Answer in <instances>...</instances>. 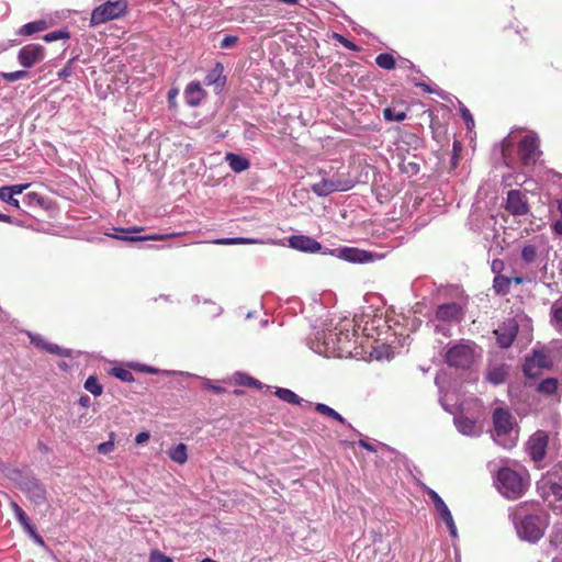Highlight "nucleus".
Here are the masks:
<instances>
[{
    "label": "nucleus",
    "instance_id": "1",
    "mask_svg": "<svg viewBox=\"0 0 562 562\" xmlns=\"http://www.w3.org/2000/svg\"><path fill=\"white\" fill-rule=\"evenodd\" d=\"M355 333L349 329H330L317 333L315 340H312L311 348L327 358H347L352 353V339Z\"/></svg>",
    "mask_w": 562,
    "mask_h": 562
},
{
    "label": "nucleus",
    "instance_id": "2",
    "mask_svg": "<svg viewBox=\"0 0 562 562\" xmlns=\"http://www.w3.org/2000/svg\"><path fill=\"white\" fill-rule=\"evenodd\" d=\"M512 519L519 539L530 543L538 542L549 525L546 513L527 514L522 507L512 514Z\"/></svg>",
    "mask_w": 562,
    "mask_h": 562
},
{
    "label": "nucleus",
    "instance_id": "3",
    "mask_svg": "<svg viewBox=\"0 0 562 562\" xmlns=\"http://www.w3.org/2000/svg\"><path fill=\"white\" fill-rule=\"evenodd\" d=\"M492 438L504 449H512L518 440V426L513 414L503 407H496L492 415Z\"/></svg>",
    "mask_w": 562,
    "mask_h": 562
},
{
    "label": "nucleus",
    "instance_id": "4",
    "mask_svg": "<svg viewBox=\"0 0 562 562\" xmlns=\"http://www.w3.org/2000/svg\"><path fill=\"white\" fill-rule=\"evenodd\" d=\"M482 355V349L472 340L461 339L448 346L445 360L451 368L470 369Z\"/></svg>",
    "mask_w": 562,
    "mask_h": 562
},
{
    "label": "nucleus",
    "instance_id": "5",
    "mask_svg": "<svg viewBox=\"0 0 562 562\" xmlns=\"http://www.w3.org/2000/svg\"><path fill=\"white\" fill-rule=\"evenodd\" d=\"M495 484L499 493L509 499L521 497L527 488L525 479L515 470L506 467L498 470Z\"/></svg>",
    "mask_w": 562,
    "mask_h": 562
},
{
    "label": "nucleus",
    "instance_id": "6",
    "mask_svg": "<svg viewBox=\"0 0 562 562\" xmlns=\"http://www.w3.org/2000/svg\"><path fill=\"white\" fill-rule=\"evenodd\" d=\"M424 108H427V110H424L425 112H428V115L430 117V130H431V137L432 140L436 143V145L431 148L434 153L437 155L449 145V137L447 134V128L443 122H440L439 113H441V117L446 120L449 110L448 106L445 104H440V106H431L426 102L424 99Z\"/></svg>",
    "mask_w": 562,
    "mask_h": 562
},
{
    "label": "nucleus",
    "instance_id": "7",
    "mask_svg": "<svg viewBox=\"0 0 562 562\" xmlns=\"http://www.w3.org/2000/svg\"><path fill=\"white\" fill-rule=\"evenodd\" d=\"M126 10L127 2L125 0H109L92 11L90 24L95 26L119 19L125 14Z\"/></svg>",
    "mask_w": 562,
    "mask_h": 562
},
{
    "label": "nucleus",
    "instance_id": "8",
    "mask_svg": "<svg viewBox=\"0 0 562 562\" xmlns=\"http://www.w3.org/2000/svg\"><path fill=\"white\" fill-rule=\"evenodd\" d=\"M549 491L546 493V501L550 508L559 515H562V460L559 461L551 471Z\"/></svg>",
    "mask_w": 562,
    "mask_h": 562
},
{
    "label": "nucleus",
    "instance_id": "9",
    "mask_svg": "<svg viewBox=\"0 0 562 562\" xmlns=\"http://www.w3.org/2000/svg\"><path fill=\"white\" fill-rule=\"evenodd\" d=\"M539 137L535 133L525 135L518 144V157L521 165L526 168L536 165L540 158Z\"/></svg>",
    "mask_w": 562,
    "mask_h": 562
},
{
    "label": "nucleus",
    "instance_id": "10",
    "mask_svg": "<svg viewBox=\"0 0 562 562\" xmlns=\"http://www.w3.org/2000/svg\"><path fill=\"white\" fill-rule=\"evenodd\" d=\"M553 360L550 351L546 347L533 349L532 355L524 363L522 370L527 376H536L542 369H550Z\"/></svg>",
    "mask_w": 562,
    "mask_h": 562
},
{
    "label": "nucleus",
    "instance_id": "11",
    "mask_svg": "<svg viewBox=\"0 0 562 562\" xmlns=\"http://www.w3.org/2000/svg\"><path fill=\"white\" fill-rule=\"evenodd\" d=\"M20 488L32 503L40 506L46 503L47 492L45 486L35 476H25L20 482Z\"/></svg>",
    "mask_w": 562,
    "mask_h": 562
},
{
    "label": "nucleus",
    "instance_id": "12",
    "mask_svg": "<svg viewBox=\"0 0 562 562\" xmlns=\"http://www.w3.org/2000/svg\"><path fill=\"white\" fill-rule=\"evenodd\" d=\"M549 435L544 430H537L527 441L526 450L532 461L541 462L547 452Z\"/></svg>",
    "mask_w": 562,
    "mask_h": 562
},
{
    "label": "nucleus",
    "instance_id": "13",
    "mask_svg": "<svg viewBox=\"0 0 562 562\" xmlns=\"http://www.w3.org/2000/svg\"><path fill=\"white\" fill-rule=\"evenodd\" d=\"M352 188L351 181L341 180L338 177L331 179L322 178L319 182L312 184L311 190L317 196H327L337 191H348Z\"/></svg>",
    "mask_w": 562,
    "mask_h": 562
},
{
    "label": "nucleus",
    "instance_id": "14",
    "mask_svg": "<svg viewBox=\"0 0 562 562\" xmlns=\"http://www.w3.org/2000/svg\"><path fill=\"white\" fill-rule=\"evenodd\" d=\"M45 57L44 47L37 44H29L23 46L18 54L19 63L25 67L31 68L41 63Z\"/></svg>",
    "mask_w": 562,
    "mask_h": 562
},
{
    "label": "nucleus",
    "instance_id": "15",
    "mask_svg": "<svg viewBox=\"0 0 562 562\" xmlns=\"http://www.w3.org/2000/svg\"><path fill=\"white\" fill-rule=\"evenodd\" d=\"M434 316L438 322H448L456 326L463 318V310L458 303H445L437 307Z\"/></svg>",
    "mask_w": 562,
    "mask_h": 562
},
{
    "label": "nucleus",
    "instance_id": "16",
    "mask_svg": "<svg viewBox=\"0 0 562 562\" xmlns=\"http://www.w3.org/2000/svg\"><path fill=\"white\" fill-rule=\"evenodd\" d=\"M505 207L515 216L526 215L529 212L527 198L520 190L508 191Z\"/></svg>",
    "mask_w": 562,
    "mask_h": 562
},
{
    "label": "nucleus",
    "instance_id": "17",
    "mask_svg": "<svg viewBox=\"0 0 562 562\" xmlns=\"http://www.w3.org/2000/svg\"><path fill=\"white\" fill-rule=\"evenodd\" d=\"M518 333V324L514 318H509L495 329L497 344L502 348H508L512 346L516 335Z\"/></svg>",
    "mask_w": 562,
    "mask_h": 562
},
{
    "label": "nucleus",
    "instance_id": "18",
    "mask_svg": "<svg viewBox=\"0 0 562 562\" xmlns=\"http://www.w3.org/2000/svg\"><path fill=\"white\" fill-rule=\"evenodd\" d=\"M453 422L458 431L464 436L479 437L483 431L482 425L475 419L464 416L462 413L454 416Z\"/></svg>",
    "mask_w": 562,
    "mask_h": 562
},
{
    "label": "nucleus",
    "instance_id": "19",
    "mask_svg": "<svg viewBox=\"0 0 562 562\" xmlns=\"http://www.w3.org/2000/svg\"><path fill=\"white\" fill-rule=\"evenodd\" d=\"M289 246L304 252H317L322 249L321 243L305 235H294L289 238Z\"/></svg>",
    "mask_w": 562,
    "mask_h": 562
},
{
    "label": "nucleus",
    "instance_id": "20",
    "mask_svg": "<svg viewBox=\"0 0 562 562\" xmlns=\"http://www.w3.org/2000/svg\"><path fill=\"white\" fill-rule=\"evenodd\" d=\"M29 187V183L0 187V200L19 209V200L14 196L21 194Z\"/></svg>",
    "mask_w": 562,
    "mask_h": 562
},
{
    "label": "nucleus",
    "instance_id": "21",
    "mask_svg": "<svg viewBox=\"0 0 562 562\" xmlns=\"http://www.w3.org/2000/svg\"><path fill=\"white\" fill-rule=\"evenodd\" d=\"M205 97V91L198 81L190 82L184 90L186 102L190 106H198Z\"/></svg>",
    "mask_w": 562,
    "mask_h": 562
},
{
    "label": "nucleus",
    "instance_id": "22",
    "mask_svg": "<svg viewBox=\"0 0 562 562\" xmlns=\"http://www.w3.org/2000/svg\"><path fill=\"white\" fill-rule=\"evenodd\" d=\"M29 337H30L31 342L33 345H35L36 347H38L41 349L46 350L47 352H49L52 355H57V356H60V357H69L70 356V351L69 350L63 349V348H60L56 344L47 342L40 335L29 334Z\"/></svg>",
    "mask_w": 562,
    "mask_h": 562
},
{
    "label": "nucleus",
    "instance_id": "23",
    "mask_svg": "<svg viewBox=\"0 0 562 562\" xmlns=\"http://www.w3.org/2000/svg\"><path fill=\"white\" fill-rule=\"evenodd\" d=\"M224 67L221 63H216L215 66L207 72L204 78V82L207 86H214L216 90H221L225 82L226 78L223 75Z\"/></svg>",
    "mask_w": 562,
    "mask_h": 562
},
{
    "label": "nucleus",
    "instance_id": "24",
    "mask_svg": "<svg viewBox=\"0 0 562 562\" xmlns=\"http://www.w3.org/2000/svg\"><path fill=\"white\" fill-rule=\"evenodd\" d=\"M341 256L350 262H367L372 258L370 252L351 247L341 249Z\"/></svg>",
    "mask_w": 562,
    "mask_h": 562
},
{
    "label": "nucleus",
    "instance_id": "25",
    "mask_svg": "<svg viewBox=\"0 0 562 562\" xmlns=\"http://www.w3.org/2000/svg\"><path fill=\"white\" fill-rule=\"evenodd\" d=\"M427 327L435 334L442 335L446 338L452 336L451 329L453 325L448 322H438L436 316L429 318Z\"/></svg>",
    "mask_w": 562,
    "mask_h": 562
},
{
    "label": "nucleus",
    "instance_id": "26",
    "mask_svg": "<svg viewBox=\"0 0 562 562\" xmlns=\"http://www.w3.org/2000/svg\"><path fill=\"white\" fill-rule=\"evenodd\" d=\"M168 457L176 463L182 465L188 461V448L180 442L167 451Z\"/></svg>",
    "mask_w": 562,
    "mask_h": 562
},
{
    "label": "nucleus",
    "instance_id": "27",
    "mask_svg": "<svg viewBox=\"0 0 562 562\" xmlns=\"http://www.w3.org/2000/svg\"><path fill=\"white\" fill-rule=\"evenodd\" d=\"M225 159L231 169L235 172H241L249 168V161L240 155L229 153L226 155Z\"/></svg>",
    "mask_w": 562,
    "mask_h": 562
},
{
    "label": "nucleus",
    "instance_id": "28",
    "mask_svg": "<svg viewBox=\"0 0 562 562\" xmlns=\"http://www.w3.org/2000/svg\"><path fill=\"white\" fill-rule=\"evenodd\" d=\"M106 235L117 238V239L127 240V241H140V240H162V239H166L169 237L177 236L178 234H167V235L154 234V235H148V236H127V235L119 236V235H109V234H106Z\"/></svg>",
    "mask_w": 562,
    "mask_h": 562
},
{
    "label": "nucleus",
    "instance_id": "29",
    "mask_svg": "<svg viewBox=\"0 0 562 562\" xmlns=\"http://www.w3.org/2000/svg\"><path fill=\"white\" fill-rule=\"evenodd\" d=\"M507 376V370L503 366L494 367L488 370L486 379L494 385L502 384Z\"/></svg>",
    "mask_w": 562,
    "mask_h": 562
},
{
    "label": "nucleus",
    "instance_id": "30",
    "mask_svg": "<svg viewBox=\"0 0 562 562\" xmlns=\"http://www.w3.org/2000/svg\"><path fill=\"white\" fill-rule=\"evenodd\" d=\"M438 519L446 524L448 531L452 538L458 537L457 526L449 508L437 514Z\"/></svg>",
    "mask_w": 562,
    "mask_h": 562
},
{
    "label": "nucleus",
    "instance_id": "31",
    "mask_svg": "<svg viewBox=\"0 0 562 562\" xmlns=\"http://www.w3.org/2000/svg\"><path fill=\"white\" fill-rule=\"evenodd\" d=\"M46 27H47V23L45 21H43V20L34 21V22L24 24L21 27L19 33L21 35H32V34L44 31Z\"/></svg>",
    "mask_w": 562,
    "mask_h": 562
},
{
    "label": "nucleus",
    "instance_id": "32",
    "mask_svg": "<svg viewBox=\"0 0 562 562\" xmlns=\"http://www.w3.org/2000/svg\"><path fill=\"white\" fill-rule=\"evenodd\" d=\"M276 395L290 404L300 405L302 402V398L289 389L279 387L277 389Z\"/></svg>",
    "mask_w": 562,
    "mask_h": 562
},
{
    "label": "nucleus",
    "instance_id": "33",
    "mask_svg": "<svg viewBox=\"0 0 562 562\" xmlns=\"http://www.w3.org/2000/svg\"><path fill=\"white\" fill-rule=\"evenodd\" d=\"M550 317L551 325L562 333V303L552 305Z\"/></svg>",
    "mask_w": 562,
    "mask_h": 562
},
{
    "label": "nucleus",
    "instance_id": "34",
    "mask_svg": "<svg viewBox=\"0 0 562 562\" xmlns=\"http://www.w3.org/2000/svg\"><path fill=\"white\" fill-rule=\"evenodd\" d=\"M550 226L554 234L562 236V199L557 201V214L553 215Z\"/></svg>",
    "mask_w": 562,
    "mask_h": 562
},
{
    "label": "nucleus",
    "instance_id": "35",
    "mask_svg": "<svg viewBox=\"0 0 562 562\" xmlns=\"http://www.w3.org/2000/svg\"><path fill=\"white\" fill-rule=\"evenodd\" d=\"M549 541L552 548L562 551V520L554 525Z\"/></svg>",
    "mask_w": 562,
    "mask_h": 562
},
{
    "label": "nucleus",
    "instance_id": "36",
    "mask_svg": "<svg viewBox=\"0 0 562 562\" xmlns=\"http://www.w3.org/2000/svg\"><path fill=\"white\" fill-rule=\"evenodd\" d=\"M510 279L504 276H496L493 281V289L497 294H506L509 290Z\"/></svg>",
    "mask_w": 562,
    "mask_h": 562
},
{
    "label": "nucleus",
    "instance_id": "37",
    "mask_svg": "<svg viewBox=\"0 0 562 562\" xmlns=\"http://www.w3.org/2000/svg\"><path fill=\"white\" fill-rule=\"evenodd\" d=\"M537 256H538V248L535 245L528 244V245H525L522 247V249H521V260L525 263H532V262H535Z\"/></svg>",
    "mask_w": 562,
    "mask_h": 562
},
{
    "label": "nucleus",
    "instance_id": "38",
    "mask_svg": "<svg viewBox=\"0 0 562 562\" xmlns=\"http://www.w3.org/2000/svg\"><path fill=\"white\" fill-rule=\"evenodd\" d=\"M375 63L379 67L387 70L393 69L395 67L394 57L387 53L379 54L375 58Z\"/></svg>",
    "mask_w": 562,
    "mask_h": 562
},
{
    "label": "nucleus",
    "instance_id": "39",
    "mask_svg": "<svg viewBox=\"0 0 562 562\" xmlns=\"http://www.w3.org/2000/svg\"><path fill=\"white\" fill-rule=\"evenodd\" d=\"M558 389V381L553 378H548L541 381L538 385V390L541 393L553 394Z\"/></svg>",
    "mask_w": 562,
    "mask_h": 562
},
{
    "label": "nucleus",
    "instance_id": "40",
    "mask_svg": "<svg viewBox=\"0 0 562 562\" xmlns=\"http://www.w3.org/2000/svg\"><path fill=\"white\" fill-rule=\"evenodd\" d=\"M85 389L90 392L91 394H93L94 396H99L102 394V386L101 384L98 382L97 378L94 376H89L86 382H85Z\"/></svg>",
    "mask_w": 562,
    "mask_h": 562
},
{
    "label": "nucleus",
    "instance_id": "41",
    "mask_svg": "<svg viewBox=\"0 0 562 562\" xmlns=\"http://www.w3.org/2000/svg\"><path fill=\"white\" fill-rule=\"evenodd\" d=\"M10 507L12 508L13 513H14V516L16 518V520L21 524L22 527L26 526L27 524H30V519L27 517V515L25 514V512L18 505V503L15 502H11L10 503Z\"/></svg>",
    "mask_w": 562,
    "mask_h": 562
},
{
    "label": "nucleus",
    "instance_id": "42",
    "mask_svg": "<svg viewBox=\"0 0 562 562\" xmlns=\"http://www.w3.org/2000/svg\"><path fill=\"white\" fill-rule=\"evenodd\" d=\"M383 116L389 122H401L405 119V113L396 109L386 108L383 111Z\"/></svg>",
    "mask_w": 562,
    "mask_h": 562
},
{
    "label": "nucleus",
    "instance_id": "43",
    "mask_svg": "<svg viewBox=\"0 0 562 562\" xmlns=\"http://www.w3.org/2000/svg\"><path fill=\"white\" fill-rule=\"evenodd\" d=\"M0 76L8 82H14L26 78L29 72L25 70H16L12 72H1Z\"/></svg>",
    "mask_w": 562,
    "mask_h": 562
},
{
    "label": "nucleus",
    "instance_id": "44",
    "mask_svg": "<svg viewBox=\"0 0 562 562\" xmlns=\"http://www.w3.org/2000/svg\"><path fill=\"white\" fill-rule=\"evenodd\" d=\"M112 375L122 382H132L134 381V376L131 371L123 368H113Z\"/></svg>",
    "mask_w": 562,
    "mask_h": 562
},
{
    "label": "nucleus",
    "instance_id": "45",
    "mask_svg": "<svg viewBox=\"0 0 562 562\" xmlns=\"http://www.w3.org/2000/svg\"><path fill=\"white\" fill-rule=\"evenodd\" d=\"M458 103L460 105V113H461V116L467 125V128L471 131L475 125L474 119H473L471 112L460 101H458Z\"/></svg>",
    "mask_w": 562,
    "mask_h": 562
},
{
    "label": "nucleus",
    "instance_id": "46",
    "mask_svg": "<svg viewBox=\"0 0 562 562\" xmlns=\"http://www.w3.org/2000/svg\"><path fill=\"white\" fill-rule=\"evenodd\" d=\"M214 243L217 245H238V244H251V243H255V240L249 239V238L237 237V238L216 239V240H214Z\"/></svg>",
    "mask_w": 562,
    "mask_h": 562
},
{
    "label": "nucleus",
    "instance_id": "47",
    "mask_svg": "<svg viewBox=\"0 0 562 562\" xmlns=\"http://www.w3.org/2000/svg\"><path fill=\"white\" fill-rule=\"evenodd\" d=\"M43 38L45 42L50 43L58 40L69 38V33L63 30H57L45 34Z\"/></svg>",
    "mask_w": 562,
    "mask_h": 562
},
{
    "label": "nucleus",
    "instance_id": "48",
    "mask_svg": "<svg viewBox=\"0 0 562 562\" xmlns=\"http://www.w3.org/2000/svg\"><path fill=\"white\" fill-rule=\"evenodd\" d=\"M98 452L101 454H108L114 449V434L110 435V439L105 442H102L98 446Z\"/></svg>",
    "mask_w": 562,
    "mask_h": 562
},
{
    "label": "nucleus",
    "instance_id": "49",
    "mask_svg": "<svg viewBox=\"0 0 562 562\" xmlns=\"http://www.w3.org/2000/svg\"><path fill=\"white\" fill-rule=\"evenodd\" d=\"M315 411L324 416L329 417V418H331L336 414L335 409H333L331 407H329L328 405L323 404V403H317L315 405Z\"/></svg>",
    "mask_w": 562,
    "mask_h": 562
},
{
    "label": "nucleus",
    "instance_id": "50",
    "mask_svg": "<svg viewBox=\"0 0 562 562\" xmlns=\"http://www.w3.org/2000/svg\"><path fill=\"white\" fill-rule=\"evenodd\" d=\"M149 562H173V560L158 550H155L149 555Z\"/></svg>",
    "mask_w": 562,
    "mask_h": 562
},
{
    "label": "nucleus",
    "instance_id": "51",
    "mask_svg": "<svg viewBox=\"0 0 562 562\" xmlns=\"http://www.w3.org/2000/svg\"><path fill=\"white\" fill-rule=\"evenodd\" d=\"M238 42V37L237 36H234V35H226L222 41H221V44H220V47L222 49H227V48H231L233 47L234 45H236Z\"/></svg>",
    "mask_w": 562,
    "mask_h": 562
},
{
    "label": "nucleus",
    "instance_id": "52",
    "mask_svg": "<svg viewBox=\"0 0 562 562\" xmlns=\"http://www.w3.org/2000/svg\"><path fill=\"white\" fill-rule=\"evenodd\" d=\"M423 88H424V92H428V93H437L438 95H440L443 100L446 101H449L451 104H452V99L445 94L442 91H439V90H436L434 88H431L429 85H427L426 82H424L423 85Z\"/></svg>",
    "mask_w": 562,
    "mask_h": 562
},
{
    "label": "nucleus",
    "instance_id": "53",
    "mask_svg": "<svg viewBox=\"0 0 562 562\" xmlns=\"http://www.w3.org/2000/svg\"><path fill=\"white\" fill-rule=\"evenodd\" d=\"M239 376V380H237L240 384L243 385H248V386H259V381H257L256 379L251 378V376H246V375H243V374H238Z\"/></svg>",
    "mask_w": 562,
    "mask_h": 562
},
{
    "label": "nucleus",
    "instance_id": "54",
    "mask_svg": "<svg viewBox=\"0 0 562 562\" xmlns=\"http://www.w3.org/2000/svg\"><path fill=\"white\" fill-rule=\"evenodd\" d=\"M424 492H426L429 495L430 499L434 503V506L443 503V499L434 490L427 487L425 484Z\"/></svg>",
    "mask_w": 562,
    "mask_h": 562
},
{
    "label": "nucleus",
    "instance_id": "55",
    "mask_svg": "<svg viewBox=\"0 0 562 562\" xmlns=\"http://www.w3.org/2000/svg\"><path fill=\"white\" fill-rule=\"evenodd\" d=\"M461 149H462V146H461L460 142L454 140L453 142V155L451 156V164H452L453 168H456V166H457V161L459 158V154L461 153Z\"/></svg>",
    "mask_w": 562,
    "mask_h": 562
},
{
    "label": "nucleus",
    "instance_id": "56",
    "mask_svg": "<svg viewBox=\"0 0 562 562\" xmlns=\"http://www.w3.org/2000/svg\"><path fill=\"white\" fill-rule=\"evenodd\" d=\"M149 437H150V435H149L148 431H142V432L136 435L135 442L137 445L145 443L149 439Z\"/></svg>",
    "mask_w": 562,
    "mask_h": 562
},
{
    "label": "nucleus",
    "instance_id": "57",
    "mask_svg": "<svg viewBox=\"0 0 562 562\" xmlns=\"http://www.w3.org/2000/svg\"><path fill=\"white\" fill-rule=\"evenodd\" d=\"M134 369H137L142 372H146V373H154L156 374L158 372L157 369L153 368V367H148V366H145V364H135L133 366Z\"/></svg>",
    "mask_w": 562,
    "mask_h": 562
},
{
    "label": "nucleus",
    "instance_id": "58",
    "mask_svg": "<svg viewBox=\"0 0 562 562\" xmlns=\"http://www.w3.org/2000/svg\"><path fill=\"white\" fill-rule=\"evenodd\" d=\"M178 93L179 91L176 88H172L168 91V102L171 106H175Z\"/></svg>",
    "mask_w": 562,
    "mask_h": 562
},
{
    "label": "nucleus",
    "instance_id": "59",
    "mask_svg": "<svg viewBox=\"0 0 562 562\" xmlns=\"http://www.w3.org/2000/svg\"><path fill=\"white\" fill-rule=\"evenodd\" d=\"M204 386L206 389L213 391L214 393H218L220 394V393L224 392L223 387L212 384L210 380H205Z\"/></svg>",
    "mask_w": 562,
    "mask_h": 562
},
{
    "label": "nucleus",
    "instance_id": "60",
    "mask_svg": "<svg viewBox=\"0 0 562 562\" xmlns=\"http://www.w3.org/2000/svg\"><path fill=\"white\" fill-rule=\"evenodd\" d=\"M358 445H359L360 447L364 448L366 450H369V451H372V452H374V451H375V448H374L371 443H369L368 441H366V440L360 439V440L358 441Z\"/></svg>",
    "mask_w": 562,
    "mask_h": 562
},
{
    "label": "nucleus",
    "instance_id": "61",
    "mask_svg": "<svg viewBox=\"0 0 562 562\" xmlns=\"http://www.w3.org/2000/svg\"><path fill=\"white\" fill-rule=\"evenodd\" d=\"M331 418L339 422L342 425H347L349 428H352V426L349 423H347V420L337 412Z\"/></svg>",
    "mask_w": 562,
    "mask_h": 562
},
{
    "label": "nucleus",
    "instance_id": "62",
    "mask_svg": "<svg viewBox=\"0 0 562 562\" xmlns=\"http://www.w3.org/2000/svg\"><path fill=\"white\" fill-rule=\"evenodd\" d=\"M23 529L31 536V538L36 533V530L31 522L24 526Z\"/></svg>",
    "mask_w": 562,
    "mask_h": 562
},
{
    "label": "nucleus",
    "instance_id": "63",
    "mask_svg": "<svg viewBox=\"0 0 562 562\" xmlns=\"http://www.w3.org/2000/svg\"><path fill=\"white\" fill-rule=\"evenodd\" d=\"M32 539L34 540V542H36L40 546L45 544L43 538L37 532L32 537Z\"/></svg>",
    "mask_w": 562,
    "mask_h": 562
},
{
    "label": "nucleus",
    "instance_id": "64",
    "mask_svg": "<svg viewBox=\"0 0 562 562\" xmlns=\"http://www.w3.org/2000/svg\"><path fill=\"white\" fill-rule=\"evenodd\" d=\"M448 506L446 505V503H441V504H438V505H435V510H436V514L447 509Z\"/></svg>",
    "mask_w": 562,
    "mask_h": 562
}]
</instances>
